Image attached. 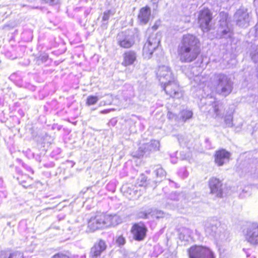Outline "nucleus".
I'll return each mask as SVG.
<instances>
[{"label":"nucleus","mask_w":258,"mask_h":258,"mask_svg":"<svg viewBox=\"0 0 258 258\" xmlns=\"http://www.w3.org/2000/svg\"><path fill=\"white\" fill-rule=\"evenodd\" d=\"M158 28V25L156 23L147 30L146 34L149 36L143 48V56L145 59H149L154 57L157 61H160L163 57L164 52L160 45L161 34L152 32Z\"/></svg>","instance_id":"f257e3e1"},{"label":"nucleus","mask_w":258,"mask_h":258,"mask_svg":"<svg viewBox=\"0 0 258 258\" xmlns=\"http://www.w3.org/2000/svg\"><path fill=\"white\" fill-rule=\"evenodd\" d=\"M201 52L199 39L190 34L183 35L177 47V53L182 62H190L195 60Z\"/></svg>","instance_id":"f03ea898"},{"label":"nucleus","mask_w":258,"mask_h":258,"mask_svg":"<svg viewBox=\"0 0 258 258\" xmlns=\"http://www.w3.org/2000/svg\"><path fill=\"white\" fill-rule=\"evenodd\" d=\"M159 82L162 85L163 90L173 98H180L182 93L179 91V85L174 76L168 66H159L156 73Z\"/></svg>","instance_id":"7ed1b4c3"},{"label":"nucleus","mask_w":258,"mask_h":258,"mask_svg":"<svg viewBox=\"0 0 258 258\" xmlns=\"http://www.w3.org/2000/svg\"><path fill=\"white\" fill-rule=\"evenodd\" d=\"M122 220V218L117 214H106L97 212L87 218V224L88 226H117L121 223Z\"/></svg>","instance_id":"20e7f679"},{"label":"nucleus","mask_w":258,"mask_h":258,"mask_svg":"<svg viewBox=\"0 0 258 258\" xmlns=\"http://www.w3.org/2000/svg\"><path fill=\"white\" fill-rule=\"evenodd\" d=\"M214 82L217 93L224 97L228 96L233 89V82L231 77L223 73L216 74Z\"/></svg>","instance_id":"39448f33"},{"label":"nucleus","mask_w":258,"mask_h":258,"mask_svg":"<svg viewBox=\"0 0 258 258\" xmlns=\"http://www.w3.org/2000/svg\"><path fill=\"white\" fill-rule=\"evenodd\" d=\"M219 27L217 30V37L221 38H231L233 35L232 26L230 24L228 14L227 13H220Z\"/></svg>","instance_id":"423d86ee"},{"label":"nucleus","mask_w":258,"mask_h":258,"mask_svg":"<svg viewBox=\"0 0 258 258\" xmlns=\"http://www.w3.org/2000/svg\"><path fill=\"white\" fill-rule=\"evenodd\" d=\"M160 143L157 140H152L149 143L141 145L135 152L134 156L140 158L144 156H148L150 154L159 150Z\"/></svg>","instance_id":"0eeeda50"},{"label":"nucleus","mask_w":258,"mask_h":258,"mask_svg":"<svg viewBox=\"0 0 258 258\" xmlns=\"http://www.w3.org/2000/svg\"><path fill=\"white\" fill-rule=\"evenodd\" d=\"M135 34L131 30L119 33L116 37L118 45L123 48H131L135 42Z\"/></svg>","instance_id":"6e6552de"},{"label":"nucleus","mask_w":258,"mask_h":258,"mask_svg":"<svg viewBox=\"0 0 258 258\" xmlns=\"http://www.w3.org/2000/svg\"><path fill=\"white\" fill-rule=\"evenodd\" d=\"M189 258H215L214 253L209 248L195 245L188 250Z\"/></svg>","instance_id":"1a4fd4ad"},{"label":"nucleus","mask_w":258,"mask_h":258,"mask_svg":"<svg viewBox=\"0 0 258 258\" xmlns=\"http://www.w3.org/2000/svg\"><path fill=\"white\" fill-rule=\"evenodd\" d=\"M212 20V13L209 10L207 9L200 11L198 17V23L203 32H208L211 30Z\"/></svg>","instance_id":"9d476101"},{"label":"nucleus","mask_w":258,"mask_h":258,"mask_svg":"<svg viewBox=\"0 0 258 258\" xmlns=\"http://www.w3.org/2000/svg\"><path fill=\"white\" fill-rule=\"evenodd\" d=\"M205 100H206V102H203V100H202L201 103L206 105L211 106V108H213L216 117H223L224 105L220 101H217L215 98L212 97V95H208Z\"/></svg>","instance_id":"9b49d317"},{"label":"nucleus","mask_w":258,"mask_h":258,"mask_svg":"<svg viewBox=\"0 0 258 258\" xmlns=\"http://www.w3.org/2000/svg\"><path fill=\"white\" fill-rule=\"evenodd\" d=\"M231 153L224 149H220L215 152L214 161L218 166H222L229 161Z\"/></svg>","instance_id":"f8f14e48"},{"label":"nucleus","mask_w":258,"mask_h":258,"mask_svg":"<svg viewBox=\"0 0 258 258\" xmlns=\"http://www.w3.org/2000/svg\"><path fill=\"white\" fill-rule=\"evenodd\" d=\"M209 186L210 193L215 195L217 197L222 198L223 196V184L219 178L212 177L209 180Z\"/></svg>","instance_id":"ddd939ff"},{"label":"nucleus","mask_w":258,"mask_h":258,"mask_svg":"<svg viewBox=\"0 0 258 258\" xmlns=\"http://www.w3.org/2000/svg\"><path fill=\"white\" fill-rule=\"evenodd\" d=\"M236 24L240 27H246L249 25V16L246 10L239 9L234 15Z\"/></svg>","instance_id":"4468645a"},{"label":"nucleus","mask_w":258,"mask_h":258,"mask_svg":"<svg viewBox=\"0 0 258 258\" xmlns=\"http://www.w3.org/2000/svg\"><path fill=\"white\" fill-rule=\"evenodd\" d=\"M164 213L161 210L156 209H148L140 211L138 214L139 218L143 219H159L163 217Z\"/></svg>","instance_id":"2eb2a0df"},{"label":"nucleus","mask_w":258,"mask_h":258,"mask_svg":"<svg viewBox=\"0 0 258 258\" xmlns=\"http://www.w3.org/2000/svg\"><path fill=\"white\" fill-rule=\"evenodd\" d=\"M245 239L251 244H258V227H248L244 230Z\"/></svg>","instance_id":"dca6fc26"},{"label":"nucleus","mask_w":258,"mask_h":258,"mask_svg":"<svg viewBox=\"0 0 258 258\" xmlns=\"http://www.w3.org/2000/svg\"><path fill=\"white\" fill-rule=\"evenodd\" d=\"M107 247L105 242L103 240H100L98 242L94 244L90 251V256L92 258H100L101 254L104 251Z\"/></svg>","instance_id":"f3484780"},{"label":"nucleus","mask_w":258,"mask_h":258,"mask_svg":"<svg viewBox=\"0 0 258 258\" xmlns=\"http://www.w3.org/2000/svg\"><path fill=\"white\" fill-rule=\"evenodd\" d=\"M151 15V11L149 6H146L142 8L138 16L139 24L142 25L147 24L150 19Z\"/></svg>","instance_id":"a211bd4d"},{"label":"nucleus","mask_w":258,"mask_h":258,"mask_svg":"<svg viewBox=\"0 0 258 258\" xmlns=\"http://www.w3.org/2000/svg\"><path fill=\"white\" fill-rule=\"evenodd\" d=\"M137 53L134 50L126 51L123 54L122 64L124 66L132 65L137 60Z\"/></svg>","instance_id":"6ab92c4d"},{"label":"nucleus","mask_w":258,"mask_h":258,"mask_svg":"<svg viewBox=\"0 0 258 258\" xmlns=\"http://www.w3.org/2000/svg\"><path fill=\"white\" fill-rule=\"evenodd\" d=\"M131 232L135 240L141 241L146 236L147 232L146 227H132Z\"/></svg>","instance_id":"aec40b11"},{"label":"nucleus","mask_w":258,"mask_h":258,"mask_svg":"<svg viewBox=\"0 0 258 258\" xmlns=\"http://www.w3.org/2000/svg\"><path fill=\"white\" fill-rule=\"evenodd\" d=\"M115 9L113 8L106 10L103 12L100 25V27L102 29L104 30L107 28L108 20L111 16H113L115 14Z\"/></svg>","instance_id":"412c9836"},{"label":"nucleus","mask_w":258,"mask_h":258,"mask_svg":"<svg viewBox=\"0 0 258 258\" xmlns=\"http://www.w3.org/2000/svg\"><path fill=\"white\" fill-rule=\"evenodd\" d=\"M245 172L249 173L250 175H254V177L258 178V160L252 159L248 162L245 169Z\"/></svg>","instance_id":"4be33fe9"},{"label":"nucleus","mask_w":258,"mask_h":258,"mask_svg":"<svg viewBox=\"0 0 258 258\" xmlns=\"http://www.w3.org/2000/svg\"><path fill=\"white\" fill-rule=\"evenodd\" d=\"M158 181H150V180H147V177L144 174H141L137 179V185L139 186L148 187L151 186L155 188L156 186V183Z\"/></svg>","instance_id":"5701e85b"},{"label":"nucleus","mask_w":258,"mask_h":258,"mask_svg":"<svg viewBox=\"0 0 258 258\" xmlns=\"http://www.w3.org/2000/svg\"><path fill=\"white\" fill-rule=\"evenodd\" d=\"M121 189L124 193L131 196L132 198L137 196L138 192L137 185L131 184L123 185Z\"/></svg>","instance_id":"b1692460"},{"label":"nucleus","mask_w":258,"mask_h":258,"mask_svg":"<svg viewBox=\"0 0 258 258\" xmlns=\"http://www.w3.org/2000/svg\"><path fill=\"white\" fill-rule=\"evenodd\" d=\"M249 52L253 62L258 63V44L255 43V41L253 43H251L249 48Z\"/></svg>","instance_id":"393cba45"},{"label":"nucleus","mask_w":258,"mask_h":258,"mask_svg":"<svg viewBox=\"0 0 258 258\" xmlns=\"http://www.w3.org/2000/svg\"><path fill=\"white\" fill-rule=\"evenodd\" d=\"M151 168L157 177L162 178L165 177L166 172L160 164L151 165Z\"/></svg>","instance_id":"a878e982"},{"label":"nucleus","mask_w":258,"mask_h":258,"mask_svg":"<svg viewBox=\"0 0 258 258\" xmlns=\"http://www.w3.org/2000/svg\"><path fill=\"white\" fill-rule=\"evenodd\" d=\"M179 121L185 122L187 120L192 118L193 112L189 110H183L178 114Z\"/></svg>","instance_id":"bb28decb"},{"label":"nucleus","mask_w":258,"mask_h":258,"mask_svg":"<svg viewBox=\"0 0 258 258\" xmlns=\"http://www.w3.org/2000/svg\"><path fill=\"white\" fill-rule=\"evenodd\" d=\"M9 79L19 87H20L23 82L22 77L18 72L12 74L9 77Z\"/></svg>","instance_id":"cd10ccee"},{"label":"nucleus","mask_w":258,"mask_h":258,"mask_svg":"<svg viewBox=\"0 0 258 258\" xmlns=\"http://www.w3.org/2000/svg\"><path fill=\"white\" fill-rule=\"evenodd\" d=\"M185 196L183 192L178 193L176 191L172 192L169 195L168 198L172 201H178L181 200Z\"/></svg>","instance_id":"c85d7f7f"},{"label":"nucleus","mask_w":258,"mask_h":258,"mask_svg":"<svg viewBox=\"0 0 258 258\" xmlns=\"http://www.w3.org/2000/svg\"><path fill=\"white\" fill-rule=\"evenodd\" d=\"M99 100V98L97 96L89 95L87 98L86 104L88 106L95 105Z\"/></svg>","instance_id":"c756f323"},{"label":"nucleus","mask_w":258,"mask_h":258,"mask_svg":"<svg viewBox=\"0 0 258 258\" xmlns=\"http://www.w3.org/2000/svg\"><path fill=\"white\" fill-rule=\"evenodd\" d=\"M123 96L125 101H128L130 102L131 99L134 96V92L133 87L130 86L128 90L125 91H123Z\"/></svg>","instance_id":"7c9ffc66"},{"label":"nucleus","mask_w":258,"mask_h":258,"mask_svg":"<svg viewBox=\"0 0 258 258\" xmlns=\"http://www.w3.org/2000/svg\"><path fill=\"white\" fill-rule=\"evenodd\" d=\"M224 123L225 127H231L233 126V114L231 113L229 114H226L224 117Z\"/></svg>","instance_id":"2f4dec72"},{"label":"nucleus","mask_w":258,"mask_h":258,"mask_svg":"<svg viewBox=\"0 0 258 258\" xmlns=\"http://www.w3.org/2000/svg\"><path fill=\"white\" fill-rule=\"evenodd\" d=\"M48 57L49 56L47 53L43 52L38 57L37 62L38 64H40L41 63L46 62L48 59Z\"/></svg>","instance_id":"473e14b6"},{"label":"nucleus","mask_w":258,"mask_h":258,"mask_svg":"<svg viewBox=\"0 0 258 258\" xmlns=\"http://www.w3.org/2000/svg\"><path fill=\"white\" fill-rule=\"evenodd\" d=\"M43 3L57 8L61 4V0H45Z\"/></svg>","instance_id":"72a5a7b5"},{"label":"nucleus","mask_w":258,"mask_h":258,"mask_svg":"<svg viewBox=\"0 0 258 258\" xmlns=\"http://www.w3.org/2000/svg\"><path fill=\"white\" fill-rule=\"evenodd\" d=\"M20 87H23L25 89H28L31 91H35L36 90V86L31 84L29 82H23L21 85Z\"/></svg>","instance_id":"f704fd0d"},{"label":"nucleus","mask_w":258,"mask_h":258,"mask_svg":"<svg viewBox=\"0 0 258 258\" xmlns=\"http://www.w3.org/2000/svg\"><path fill=\"white\" fill-rule=\"evenodd\" d=\"M23 176H21V177H18L17 180L20 183V184L22 185V186L25 188H27L28 187L31 186V184L28 183L25 179H23Z\"/></svg>","instance_id":"c9c22d12"},{"label":"nucleus","mask_w":258,"mask_h":258,"mask_svg":"<svg viewBox=\"0 0 258 258\" xmlns=\"http://www.w3.org/2000/svg\"><path fill=\"white\" fill-rule=\"evenodd\" d=\"M209 226H221L222 225L220 221H219L216 217H213L208 220Z\"/></svg>","instance_id":"e433bc0d"},{"label":"nucleus","mask_w":258,"mask_h":258,"mask_svg":"<svg viewBox=\"0 0 258 258\" xmlns=\"http://www.w3.org/2000/svg\"><path fill=\"white\" fill-rule=\"evenodd\" d=\"M7 258H23V254L20 251H15L13 253H8Z\"/></svg>","instance_id":"4c0bfd02"},{"label":"nucleus","mask_w":258,"mask_h":258,"mask_svg":"<svg viewBox=\"0 0 258 258\" xmlns=\"http://www.w3.org/2000/svg\"><path fill=\"white\" fill-rule=\"evenodd\" d=\"M7 226H15L16 225L15 216H12L7 218Z\"/></svg>","instance_id":"58836bf2"},{"label":"nucleus","mask_w":258,"mask_h":258,"mask_svg":"<svg viewBox=\"0 0 258 258\" xmlns=\"http://www.w3.org/2000/svg\"><path fill=\"white\" fill-rule=\"evenodd\" d=\"M168 118L169 119H174L179 121V116L170 111H168L167 113Z\"/></svg>","instance_id":"ea45409f"},{"label":"nucleus","mask_w":258,"mask_h":258,"mask_svg":"<svg viewBox=\"0 0 258 258\" xmlns=\"http://www.w3.org/2000/svg\"><path fill=\"white\" fill-rule=\"evenodd\" d=\"M33 157L36 160V161L39 162L43 161L44 158H45L44 156H41L40 154H35L34 153H33Z\"/></svg>","instance_id":"a19ab883"},{"label":"nucleus","mask_w":258,"mask_h":258,"mask_svg":"<svg viewBox=\"0 0 258 258\" xmlns=\"http://www.w3.org/2000/svg\"><path fill=\"white\" fill-rule=\"evenodd\" d=\"M179 173L182 176L183 178L187 177L188 175L186 169L184 167L180 169L179 170Z\"/></svg>","instance_id":"79ce46f5"},{"label":"nucleus","mask_w":258,"mask_h":258,"mask_svg":"<svg viewBox=\"0 0 258 258\" xmlns=\"http://www.w3.org/2000/svg\"><path fill=\"white\" fill-rule=\"evenodd\" d=\"M51 258H70V257L62 252H59L54 254Z\"/></svg>","instance_id":"37998d69"},{"label":"nucleus","mask_w":258,"mask_h":258,"mask_svg":"<svg viewBox=\"0 0 258 258\" xmlns=\"http://www.w3.org/2000/svg\"><path fill=\"white\" fill-rule=\"evenodd\" d=\"M116 243L119 245H123L125 243V239L122 236H119L116 240Z\"/></svg>","instance_id":"c03bdc74"},{"label":"nucleus","mask_w":258,"mask_h":258,"mask_svg":"<svg viewBox=\"0 0 258 258\" xmlns=\"http://www.w3.org/2000/svg\"><path fill=\"white\" fill-rule=\"evenodd\" d=\"M189 157V153H185L184 151H181L180 152V158L181 160H186Z\"/></svg>","instance_id":"a18cd8bd"},{"label":"nucleus","mask_w":258,"mask_h":258,"mask_svg":"<svg viewBox=\"0 0 258 258\" xmlns=\"http://www.w3.org/2000/svg\"><path fill=\"white\" fill-rule=\"evenodd\" d=\"M42 165L45 168H50L54 167L55 164L53 162L50 161L47 163H43Z\"/></svg>","instance_id":"49530a36"},{"label":"nucleus","mask_w":258,"mask_h":258,"mask_svg":"<svg viewBox=\"0 0 258 258\" xmlns=\"http://www.w3.org/2000/svg\"><path fill=\"white\" fill-rule=\"evenodd\" d=\"M205 148L208 149L210 150L212 148V144L211 142L210 141L209 138H206L205 140Z\"/></svg>","instance_id":"de8ad7c7"},{"label":"nucleus","mask_w":258,"mask_h":258,"mask_svg":"<svg viewBox=\"0 0 258 258\" xmlns=\"http://www.w3.org/2000/svg\"><path fill=\"white\" fill-rule=\"evenodd\" d=\"M117 123V120L116 118L114 117L111 118L108 122V125L109 126H114Z\"/></svg>","instance_id":"09e8293b"},{"label":"nucleus","mask_w":258,"mask_h":258,"mask_svg":"<svg viewBox=\"0 0 258 258\" xmlns=\"http://www.w3.org/2000/svg\"><path fill=\"white\" fill-rule=\"evenodd\" d=\"M8 193L6 191H0V204L4 199L7 198Z\"/></svg>","instance_id":"8fccbe9b"},{"label":"nucleus","mask_w":258,"mask_h":258,"mask_svg":"<svg viewBox=\"0 0 258 258\" xmlns=\"http://www.w3.org/2000/svg\"><path fill=\"white\" fill-rule=\"evenodd\" d=\"M171 158V162L173 164H175L177 162V158L175 157H174V155H170Z\"/></svg>","instance_id":"3c124183"},{"label":"nucleus","mask_w":258,"mask_h":258,"mask_svg":"<svg viewBox=\"0 0 258 258\" xmlns=\"http://www.w3.org/2000/svg\"><path fill=\"white\" fill-rule=\"evenodd\" d=\"M88 228L89 229L86 230L88 233L93 232L98 229L97 227L96 228L95 227H88Z\"/></svg>","instance_id":"603ef678"},{"label":"nucleus","mask_w":258,"mask_h":258,"mask_svg":"<svg viewBox=\"0 0 258 258\" xmlns=\"http://www.w3.org/2000/svg\"><path fill=\"white\" fill-rule=\"evenodd\" d=\"M8 253L6 251H1L0 252V258H7Z\"/></svg>","instance_id":"864d4df0"},{"label":"nucleus","mask_w":258,"mask_h":258,"mask_svg":"<svg viewBox=\"0 0 258 258\" xmlns=\"http://www.w3.org/2000/svg\"><path fill=\"white\" fill-rule=\"evenodd\" d=\"M27 220L25 219L22 220L19 222V226H27Z\"/></svg>","instance_id":"5fc2aeb1"},{"label":"nucleus","mask_w":258,"mask_h":258,"mask_svg":"<svg viewBox=\"0 0 258 258\" xmlns=\"http://www.w3.org/2000/svg\"><path fill=\"white\" fill-rule=\"evenodd\" d=\"M5 187V183L4 180L2 177H0V188H2Z\"/></svg>","instance_id":"6e6d98bb"},{"label":"nucleus","mask_w":258,"mask_h":258,"mask_svg":"<svg viewBox=\"0 0 258 258\" xmlns=\"http://www.w3.org/2000/svg\"><path fill=\"white\" fill-rule=\"evenodd\" d=\"M27 1L30 3H34L37 1H39L40 3L43 4L45 0H27Z\"/></svg>","instance_id":"4d7b16f0"},{"label":"nucleus","mask_w":258,"mask_h":258,"mask_svg":"<svg viewBox=\"0 0 258 258\" xmlns=\"http://www.w3.org/2000/svg\"><path fill=\"white\" fill-rule=\"evenodd\" d=\"M110 112V110L109 109H104L103 110H101L100 113L102 114H106Z\"/></svg>","instance_id":"13d9d810"},{"label":"nucleus","mask_w":258,"mask_h":258,"mask_svg":"<svg viewBox=\"0 0 258 258\" xmlns=\"http://www.w3.org/2000/svg\"><path fill=\"white\" fill-rule=\"evenodd\" d=\"M255 30V37H258V29H254Z\"/></svg>","instance_id":"bf43d9fd"},{"label":"nucleus","mask_w":258,"mask_h":258,"mask_svg":"<svg viewBox=\"0 0 258 258\" xmlns=\"http://www.w3.org/2000/svg\"><path fill=\"white\" fill-rule=\"evenodd\" d=\"M16 171L19 173H21L22 172L20 169L18 167L16 168Z\"/></svg>","instance_id":"052dcab7"},{"label":"nucleus","mask_w":258,"mask_h":258,"mask_svg":"<svg viewBox=\"0 0 258 258\" xmlns=\"http://www.w3.org/2000/svg\"><path fill=\"white\" fill-rule=\"evenodd\" d=\"M89 13V11L88 10H86L84 12V14L85 16H87Z\"/></svg>","instance_id":"680f3d73"},{"label":"nucleus","mask_w":258,"mask_h":258,"mask_svg":"<svg viewBox=\"0 0 258 258\" xmlns=\"http://www.w3.org/2000/svg\"><path fill=\"white\" fill-rule=\"evenodd\" d=\"M254 29H258V22L254 27Z\"/></svg>","instance_id":"e2e57ef3"},{"label":"nucleus","mask_w":258,"mask_h":258,"mask_svg":"<svg viewBox=\"0 0 258 258\" xmlns=\"http://www.w3.org/2000/svg\"><path fill=\"white\" fill-rule=\"evenodd\" d=\"M211 227H207V228H206V231H208L211 230Z\"/></svg>","instance_id":"0e129e2a"},{"label":"nucleus","mask_w":258,"mask_h":258,"mask_svg":"<svg viewBox=\"0 0 258 258\" xmlns=\"http://www.w3.org/2000/svg\"><path fill=\"white\" fill-rule=\"evenodd\" d=\"M133 226H140L138 223H134Z\"/></svg>","instance_id":"69168bd1"},{"label":"nucleus","mask_w":258,"mask_h":258,"mask_svg":"<svg viewBox=\"0 0 258 258\" xmlns=\"http://www.w3.org/2000/svg\"><path fill=\"white\" fill-rule=\"evenodd\" d=\"M112 184H109L107 185V187L108 188L109 186H112Z\"/></svg>","instance_id":"338daca9"},{"label":"nucleus","mask_w":258,"mask_h":258,"mask_svg":"<svg viewBox=\"0 0 258 258\" xmlns=\"http://www.w3.org/2000/svg\"><path fill=\"white\" fill-rule=\"evenodd\" d=\"M256 76H257V78L258 79V70H257V73H256Z\"/></svg>","instance_id":"774afa93"}]
</instances>
